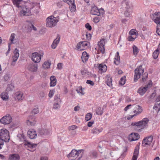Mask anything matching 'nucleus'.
<instances>
[{
    "instance_id": "nucleus-1",
    "label": "nucleus",
    "mask_w": 160,
    "mask_h": 160,
    "mask_svg": "<svg viewBox=\"0 0 160 160\" xmlns=\"http://www.w3.org/2000/svg\"><path fill=\"white\" fill-rule=\"evenodd\" d=\"M144 69L142 67V65L139 66L135 70V75L134 77V82L137 81L141 76H142V81L144 82L148 78V73L147 72L143 73Z\"/></svg>"
},
{
    "instance_id": "nucleus-2",
    "label": "nucleus",
    "mask_w": 160,
    "mask_h": 160,
    "mask_svg": "<svg viewBox=\"0 0 160 160\" xmlns=\"http://www.w3.org/2000/svg\"><path fill=\"white\" fill-rule=\"evenodd\" d=\"M9 132L5 129L0 130V150L3 146L4 142H8L10 140Z\"/></svg>"
},
{
    "instance_id": "nucleus-3",
    "label": "nucleus",
    "mask_w": 160,
    "mask_h": 160,
    "mask_svg": "<svg viewBox=\"0 0 160 160\" xmlns=\"http://www.w3.org/2000/svg\"><path fill=\"white\" fill-rule=\"evenodd\" d=\"M58 22L56 18L53 16L48 17L46 20V25L47 27L52 28L56 26Z\"/></svg>"
},
{
    "instance_id": "nucleus-4",
    "label": "nucleus",
    "mask_w": 160,
    "mask_h": 160,
    "mask_svg": "<svg viewBox=\"0 0 160 160\" xmlns=\"http://www.w3.org/2000/svg\"><path fill=\"white\" fill-rule=\"evenodd\" d=\"M148 121L149 120L148 118H144L140 121L132 122L131 125L139 127V128L142 129L147 125Z\"/></svg>"
},
{
    "instance_id": "nucleus-5",
    "label": "nucleus",
    "mask_w": 160,
    "mask_h": 160,
    "mask_svg": "<svg viewBox=\"0 0 160 160\" xmlns=\"http://www.w3.org/2000/svg\"><path fill=\"white\" fill-rule=\"evenodd\" d=\"M152 86V81H150L148 83V84L145 85L144 87H141L139 88L138 91V93L140 95H143L146 91Z\"/></svg>"
},
{
    "instance_id": "nucleus-6",
    "label": "nucleus",
    "mask_w": 160,
    "mask_h": 160,
    "mask_svg": "<svg viewBox=\"0 0 160 160\" xmlns=\"http://www.w3.org/2000/svg\"><path fill=\"white\" fill-rule=\"evenodd\" d=\"M89 43L86 41H82L78 43L77 47L78 50H83L87 49L89 47Z\"/></svg>"
},
{
    "instance_id": "nucleus-7",
    "label": "nucleus",
    "mask_w": 160,
    "mask_h": 160,
    "mask_svg": "<svg viewBox=\"0 0 160 160\" xmlns=\"http://www.w3.org/2000/svg\"><path fill=\"white\" fill-rule=\"evenodd\" d=\"M104 11L103 9L101 8L98 9L97 7L95 6L92 8L91 13L92 15L99 16L100 14L104 13Z\"/></svg>"
},
{
    "instance_id": "nucleus-8",
    "label": "nucleus",
    "mask_w": 160,
    "mask_h": 160,
    "mask_svg": "<svg viewBox=\"0 0 160 160\" xmlns=\"http://www.w3.org/2000/svg\"><path fill=\"white\" fill-rule=\"evenodd\" d=\"M43 55V53H42V54H40L37 52H33L32 54L31 59L34 62L38 63L40 62L41 57Z\"/></svg>"
},
{
    "instance_id": "nucleus-9",
    "label": "nucleus",
    "mask_w": 160,
    "mask_h": 160,
    "mask_svg": "<svg viewBox=\"0 0 160 160\" xmlns=\"http://www.w3.org/2000/svg\"><path fill=\"white\" fill-rule=\"evenodd\" d=\"M151 18L154 22L157 24L160 25V12H155L151 15Z\"/></svg>"
},
{
    "instance_id": "nucleus-10",
    "label": "nucleus",
    "mask_w": 160,
    "mask_h": 160,
    "mask_svg": "<svg viewBox=\"0 0 160 160\" xmlns=\"http://www.w3.org/2000/svg\"><path fill=\"white\" fill-rule=\"evenodd\" d=\"M12 118L9 115L3 116L1 119L0 122L4 124H9L12 121Z\"/></svg>"
},
{
    "instance_id": "nucleus-11",
    "label": "nucleus",
    "mask_w": 160,
    "mask_h": 160,
    "mask_svg": "<svg viewBox=\"0 0 160 160\" xmlns=\"http://www.w3.org/2000/svg\"><path fill=\"white\" fill-rule=\"evenodd\" d=\"M142 111V107L138 105H136L133 109V112L135 114L133 115H131V119L134 116H136L141 113Z\"/></svg>"
},
{
    "instance_id": "nucleus-12",
    "label": "nucleus",
    "mask_w": 160,
    "mask_h": 160,
    "mask_svg": "<svg viewBox=\"0 0 160 160\" xmlns=\"http://www.w3.org/2000/svg\"><path fill=\"white\" fill-rule=\"evenodd\" d=\"M82 151V150L77 151L75 149H73L67 155V156L68 158L77 157L79 156Z\"/></svg>"
},
{
    "instance_id": "nucleus-13",
    "label": "nucleus",
    "mask_w": 160,
    "mask_h": 160,
    "mask_svg": "<svg viewBox=\"0 0 160 160\" xmlns=\"http://www.w3.org/2000/svg\"><path fill=\"white\" fill-rule=\"evenodd\" d=\"M152 139L153 137L152 136H149L144 138L142 141V145L144 147L146 146L147 145H150L151 143Z\"/></svg>"
},
{
    "instance_id": "nucleus-14",
    "label": "nucleus",
    "mask_w": 160,
    "mask_h": 160,
    "mask_svg": "<svg viewBox=\"0 0 160 160\" xmlns=\"http://www.w3.org/2000/svg\"><path fill=\"white\" fill-rule=\"evenodd\" d=\"M14 55L12 56V62L11 63V65L14 66L15 64V62L17 60L19 56V50L16 48L14 51Z\"/></svg>"
},
{
    "instance_id": "nucleus-15",
    "label": "nucleus",
    "mask_w": 160,
    "mask_h": 160,
    "mask_svg": "<svg viewBox=\"0 0 160 160\" xmlns=\"http://www.w3.org/2000/svg\"><path fill=\"white\" fill-rule=\"evenodd\" d=\"M30 8L27 6H24L22 7V9L21 11V13L23 16H28L31 15Z\"/></svg>"
},
{
    "instance_id": "nucleus-16",
    "label": "nucleus",
    "mask_w": 160,
    "mask_h": 160,
    "mask_svg": "<svg viewBox=\"0 0 160 160\" xmlns=\"http://www.w3.org/2000/svg\"><path fill=\"white\" fill-rule=\"evenodd\" d=\"M139 147L137 146L134 149L132 160H137L138 156Z\"/></svg>"
},
{
    "instance_id": "nucleus-17",
    "label": "nucleus",
    "mask_w": 160,
    "mask_h": 160,
    "mask_svg": "<svg viewBox=\"0 0 160 160\" xmlns=\"http://www.w3.org/2000/svg\"><path fill=\"white\" fill-rule=\"evenodd\" d=\"M138 34V31L134 29H132L131 30V41H134L137 37Z\"/></svg>"
},
{
    "instance_id": "nucleus-18",
    "label": "nucleus",
    "mask_w": 160,
    "mask_h": 160,
    "mask_svg": "<svg viewBox=\"0 0 160 160\" xmlns=\"http://www.w3.org/2000/svg\"><path fill=\"white\" fill-rule=\"evenodd\" d=\"M28 68L31 72H36L38 69V66L36 64L32 63L28 65Z\"/></svg>"
},
{
    "instance_id": "nucleus-19",
    "label": "nucleus",
    "mask_w": 160,
    "mask_h": 160,
    "mask_svg": "<svg viewBox=\"0 0 160 160\" xmlns=\"http://www.w3.org/2000/svg\"><path fill=\"white\" fill-rule=\"evenodd\" d=\"M28 134L30 138L31 139L35 138L37 136L36 132L33 129L29 130L28 132Z\"/></svg>"
},
{
    "instance_id": "nucleus-20",
    "label": "nucleus",
    "mask_w": 160,
    "mask_h": 160,
    "mask_svg": "<svg viewBox=\"0 0 160 160\" xmlns=\"http://www.w3.org/2000/svg\"><path fill=\"white\" fill-rule=\"evenodd\" d=\"M98 68L99 70L98 72L101 73L105 72L107 69L106 65L102 63L99 65Z\"/></svg>"
},
{
    "instance_id": "nucleus-21",
    "label": "nucleus",
    "mask_w": 160,
    "mask_h": 160,
    "mask_svg": "<svg viewBox=\"0 0 160 160\" xmlns=\"http://www.w3.org/2000/svg\"><path fill=\"white\" fill-rule=\"evenodd\" d=\"M139 138L140 135L138 133H131V141H136Z\"/></svg>"
},
{
    "instance_id": "nucleus-22",
    "label": "nucleus",
    "mask_w": 160,
    "mask_h": 160,
    "mask_svg": "<svg viewBox=\"0 0 160 160\" xmlns=\"http://www.w3.org/2000/svg\"><path fill=\"white\" fill-rule=\"evenodd\" d=\"M50 85L51 87H54L56 84L57 79L54 76H52L50 77Z\"/></svg>"
},
{
    "instance_id": "nucleus-23",
    "label": "nucleus",
    "mask_w": 160,
    "mask_h": 160,
    "mask_svg": "<svg viewBox=\"0 0 160 160\" xmlns=\"http://www.w3.org/2000/svg\"><path fill=\"white\" fill-rule=\"evenodd\" d=\"M60 38V37L59 36H58L54 40L51 45V47L52 48L54 49L56 48L57 45L59 42Z\"/></svg>"
},
{
    "instance_id": "nucleus-24",
    "label": "nucleus",
    "mask_w": 160,
    "mask_h": 160,
    "mask_svg": "<svg viewBox=\"0 0 160 160\" xmlns=\"http://www.w3.org/2000/svg\"><path fill=\"white\" fill-rule=\"evenodd\" d=\"M89 57V55L86 52H83L82 56V62L84 63L86 62L88 59Z\"/></svg>"
},
{
    "instance_id": "nucleus-25",
    "label": "nucleus",
    "mask_w": 160,
    "mask_h": 160,
    "mask_svg": "<svg viewBox=\"0 0 160 160\" xmlns=\"http://www.w3.org/2000/svg\"><path fill=\"white\" fill-rule=\"evenodd\" d=\"M23 98V94L22 92H18L15 93V99L16 100H22Z\"/></svg>"
},
{
    "instance_id": "nucleus-26",
    "label": "nucleus",
    "mask_w": 160,
    "mask_h": 160,
    "mask_svg": "<svg viewBox=\"0 0 160 160\" xmlns=\"http://www.w3.org/2000/svg\"><path fill=\"white\" fill-rule=\"evenodd\" d=\"M114 63L117 65H118L120 62V58L118 52H117L115 58H114Z\"/></svg>"
},
{
    "instance_id": "nucleus-27",
    "label": "nucleus",
    "mask_w": 160,
    "mask_h": 160,
    "mask_svg": "<svg viewBox=\"0 0 160 160\" xmlns=\"http://www.w3.org/2000/svg\"><path fill=\"white\" fill-rule=\"evenodd\" d=\"M38 132L41 135H47L50 133V132L46 129H40L38 130Z\"/></svg>"
},
{
    "instance_id": "nucleus-28",
    "label": "nucleus",
    "mask_w": 160,
    "mask_h": 160,
    "mask_svg": "<svg viewBox=\"0 0 160 160\" xmlns=\"http://www.w3.org/2000/svg\"><path fill=\"white\" fill-rule=\"evenodd\" d=\"M132 52L133 55L136 57L139 52V49L135 45L132 47Z\"/></svg>"
},
{
    "instance_id": "nucleus-29",
    "label": "nucleus",
    "mask_w": 160,
    "mask_h": 160,
    "mask_svg": "<svg viewBox=\"0 0 160 160\" xmlns=\"http://www.w3.org/2000/svg\"><path fill=\"white\" fill-rule=\"evenodd\" d=\"M126 10L124 13V14L125 16L127 17H128L130 15V10H129V2H126Z\"/></svg>"
},
{
    "instance_id": "nucleus-30",
    "label": "nucleus",
    "mask_w": 160,
    "mask_h": 160,
    "mask_svg": "<svg viewBox=\"0 0 160 160\" xmlns=\"http://www.w3.org/2000/svg\"><path fill=\"white\" fill-rule=\"evenodd\" d=\"M8 93L6 92H3L1 93V97L3 100L6 101L8 98Z\"/></svg>"
},
{
    "instance_id": "nucleus-31",
    "label": "nucleus",
    "mask_w": 160,
    "mask_h": 160,
    "mask_svg": "<svg viewBox=\"0 0 160 160\" xmlns=\"http://www.w3.org/2000/svg\"><path fill=\"white\" fill-rule=\"evenodd\" d=\"M19 156L17 154H14L10 156L9 160H19Z\"/></svg>"
},
{
    "instance_id": "nucleus-32",
    "label": "nucleus",
    "mask_w": 160,
    "mask_h": 160,
    "mask_svg": "<svg viewBox=\"0 0 160 160\" xmlns=\"http://www.w3.org/2000/svg\"><path fill=\"white\" fill-rule=\"evenodd\" d=\"M102 130V128L100 129L96 128H94L92 130V132L94 134H98L101 132Z\"/></svg>"
},
{
    "instance_id": "nucleus-33",
    "label": "nucleus",
    "mask_w": 160,
    "mask_h": 160,
    "mask_svg": "<svg viewBox=\"0 0 160 160\" xmlns=\"http://www.w3.org/2000/svg\"><path fill=\"white\" fill-rule=\"evenodd\" d=\"M76 91L77 93L79 94H81L82 95H83L85 94V93L83 92L82 90V88L81 86H79L77 87Z\"/></svg>"
},
{
    "instance_id": "nucleus-34",
    "label": "nucleus",
    "mask_w": 160,
    "mask_h": 160,
    "mask_svg": "<svg viewBox=\"0 0 160 160\" xmlns=\"http://www.w3.org/2000/svg\"><path fill=\"white\" fill-rule=\"evenodd\" d=\"M12 1L14 5H16V6L18 7H21V6L20 5L22 1L21 0H12Z\"/></svg>"
},
{
    "instance_id": "nucleus-35",
    "label": "nucleus",
    "mask_w": 160,
    "mask_h": 160,
    "mask_svg": "<svg viewBox=\"0 0 160 160\" xmlns=\"http://www.w3.org/2000/svg\"><path fill=\"white\" fill-rule=\"evenodd\" d=\"M112 79L111 77H108L106 81L107 85L110 87H112Z\"/></svg>"
},
{
    "instance_id": "nucleus-36",
    "label": "nucleus",
    "mask_w": 160,
    "mask_h": 160,
    "mask_svg": "<svg viewBox=\"0 0 160 160\" xmlns=\"http://www.w3.org/2000/svg\"><path fill=\"white\" fill-rule=\"evenodd\" d=\"M103 109L101 107L98 108L96 109V114L98 115H102L103 113Z\"/></svg>"
},
{
    "instance_id": "nucleus-37",
    "label": "nucleus",
    "mask_w": 160,
    "mask_h": 160,
    "mask_svg": "<svg viewBox=\"0 0 160 160\" xmlns=\"http://www.w3.org/2000/svg\"><path fill=\"white\" fill-rule=\"evenodd\" d=\"M110 154L112 157L118 158L119 156L118 151L116 150H113L111 152Z\"/></svg>"
},
{
    "instance_id": "nucleus-38",
    "label": "nucleus",
    "mask_w": 160,
    "mask_h": 160,
    "mask_svg": "<svg viewBox=\"0 0 160 160\" xmlns=\"http://www.w3.org/2000/svg\"><path fill=\"white\" fill-rule=\"evenodd\" d=\"M25 146H28L30 148H34L37 145L36 144L31 143L30 142H26L24 144Z\"/></svg>"
},
{
    "instance_id": "nucleus-39",
    "label": "nucleus",
    "mask_w": 160,
    "mask_h": 160,
    "mask_svg": "<svg viewBox=\"0 0 160 160\" xmlns=\"http://www.w3.org/2000/svg\"><path fill=\"white\" fill-rule=\"evenodd\" d=\"M27 123L28 125L34 126L36 123V121L34 120H30L29 119L27 120Z\"/></svg>"
},
{
    "instance_id": "nucleus-40",
    "label": "nucleus",
    "mask_w": 160,
    "mask_h": 160,
    "mask_svg": "<svg viewBox=\"0 0 160 160\" xmlns=\"http://www.w3.org/2000/svg\"><path fill=\"white\" fill-rule=\"evenodd\" d=\"M159 53V51L158 49L155 50L153 53L152 56L154 59H157L158 57V54Z\"/></svg>"
},
{
    "instance_id": "nucleus-41",
    "label": "nucleus",
    "mask_w": 160,
    "mask_h": 160,
    "mask_svg": "<svg viewBox=\"0 0 160 160\" xmlns=\"http://www.w3.org/2000/svg\"><path fill=\"white\" fill-rule=\"evenodd\" d=\"M54 101V102L61 103V100L60 99V96L59 94H57L55 96Z\"/></svg>"
},
{
    "instance_id": "nucleus-42",
    "label": "nucleus",
    "mask_w": 160,
    "mask_h": 160,
    "mask_svg": "<svg viewBox=\"0 0 160 160\" xmlns=\"http://www.w3.org/2000/svg\"><path fill=\"white\" fill-rule=\"evenodd\" d=\"M51 64V62L48 61H46L42 65V67L45 69L48 68H50Z\"/></svg>"
},
{
    "instance_id": "nucleus-43",
    "label": "nucleus",
    "mask_w": 160,
    "mask_h": 160,
    "mask_svg": "<svg viewBox=\"0 0 160 160\" xmlns=\"http://www.w3.org/2000/svg\"><path fill=\"white\" fill-rule=\"evenodd\" d=\"M153 109L157 112H158L160 110V103H157L155 104L153 107Z\"/></svg>"
},
{
    "instance_id": "nucleus-44",
    "label": "nucleus",
    "mask_w": 160,
    "mask_h": 160,
    "mask_svg": "<svg viewBox=\"0 0 160 160\" xmlns=\"http://www.w3.org/2000/svg\"><path fill=\"white\" fill-rule=\"evenodd\" d=\"M69 6L70 11L72 12H74L76 10V7L74 3V4L70 5Z\"/></svg>"
},
{
    "instance_id": "nucleus-45",
    "label": "nucleus",
    "mask_w": 160,
    "mask_h": 160,
    "mask_svg": "<svg viewBox=\"0 0 160 160\" xmlns=\"http://www.w3.org/2000/svg\"><path fill=\"white\" fill-rule=\"evenodd\" d=\"M60 104L61 103L54 102L53 108L56 109H59L60 107Z\"/></svg>"
},
{
    "instance_id": "nucleus-46",
    "label": "nucleus",
    "mask_w": 160,
    "mask_h": 160,
    "mask_svg": "<svg viewBox=\"0 0 160 160\" xmlns=\"http://www.w3.org/2000/svg\"><path fill=\"white\" fill-rule=\"evenodd\" d=\"M15 34L14 33H12L10 38V40L11 41V43H14L15 42H14V39L15 38Z\"/></svg>"
},
{
    "instance_id": "nucleus-47",
    "label": "nucleus",
    "mask_w": 160,
    "mask_h": 160,
    "mask_svg": "<svg viewBox=\"0 0 160 160\" xmlns=\"http://www.w3.org/2000/svg\"><path fill=\"white\" fill-rule=\"evenodd\" d=\"M14 88V86L12 84H8V85L6 90L8 92L12 91Z\"/></svg>"
},
{
    "instance_id": "nucleus-48",
    "label": "nucleus",
    "mask_w": 160,
    "mask_h": 160,
    "mask_svg": "<svg viewBox=\"0 0 160 160\" xmlns=\"http://www.w3.org/2000/svg\"><path fill=\"white\" fill-rule=\"evenodd\" d=\"M125 76H123L121 78L120 81L119 82V84L122 85H123L125 83Z\"/></svg>"
},
{
    "instance_id": "nucleus-49",
    "label": "nucleus",
    "mask_w": 160,
    "mask_h": 160,
    "mask_svg": "<svg viewBox=\"0 0 160 160\" xmlns=\"http://www.w3.org/2000/svg\"><path fill=\"white\" fill-rule=\"evenodd\" d=\"M45 96V94L43 92H41L39 93V96L40 98V99L42 100H43L44 99Z\"/></svg>"
},
{
    "instance_id": "nucleus-50",
    "label": "nucleus",
    "mask_w": 160,
    "mask_h": 160,
    "mask_svg": "<svg viewBox=\"0 0 160 160\" xmlns=\"http://www.w3.org/2000/svg\"><path fill=\"white\" fill-rule=\"evenodd\" d=\"M92 117V115L90 113H88L85 116V120L88 121L91 119Z\"/></svg>"
},
{
    "instance_id": "nucleus-51",
    "label": "nucleus",
    "mask_w": 160,
    "mask_h": 160,
    "mask_svg": "<svg viewBox=\"0 0 160 160\" xmlns=\"http://www.w3.org/2000/svg\"><path fill=\"white\" fill-rule=\"evenodd\" d=\"M63 2H66L69 5L74 4V0H62Z\"/></svg>"
},
{
    "instance_id": "nucleus-52",
    "label": "nucleus",
    "mask_w": 160,
    "mask_h": 160,
    "mask_svg": "<svg viewBox=\"0 0 160 160\" xmlns=\"http://www.w3.org/2000/svg\"><path fill=\"white\" fill-rule=\"evenodd\" d=\"M39 110L38 108H34L32 112V114H37Z\"/></svg>"
},
{
    "instance_id": "nucleus-53",
    "label": "nucleus",
    "mask_w": 160,
    "mask_h": 160,
    "mask_svg": "<svg viewBox=\"0 0 160 160\" xmlns=\"http://www.w3.org/2000/svg\"><path fill=\"white\" fill-rule=\"evenodd\" d=\"M88 70L86 69H83L81 71V73L82 75H85L86 74L88 75Z\"/></svg>"
},
{
    "instance_id": "nucleus-54",
    "label": "nucleus",
    "mask_w": 160,
    "mask_h": 160,
    "mask_svg": "<svg viewBox=\"0 0 160 160\" xmlns=\"http://www.w3.org/2000/svg\"><path fill=\"white\" fill-rule=\"evenodd\" d=\"M18 136L20 137V139L21 141H25V136L23 134L18 135Z\"/></svg>"
},
{
    "instance_id": "nucleus-55",
    "label": "nucleus",
    "mask_w": 160,
    "mask_h": 160,
    "mask_svg": "<svg viewBox=\"0 0 160 160\" xmlns=\"http://www.w3.org/2000/svg\"><path fill=\"white\" fill-rule=\"evenodd\" d=\"M85 27L88 30L90 31L92 29V27L88 23H86L85 25Z\"/></svg>"
},
{
    "instance_id": "nucleus-56",
    "label": "nucleus",
    "mask_w": 160,
    "mask_h": 160,
    "mask_svg": "<svg viewBox=\"0 0 160 160\" xmlns=\"http://www.w3.org/2000/svg\"><path fill=\"white\" fill-rule=\"evenodd\" d=\"M77 128L76 125H72L68 127V129L69 130H74Z\"/></svg>"
},
{
    "instance_id": "nucleus-57",
    "label": "nucleus",
    "mask_w": 160,
    "mask_h": 160,
    "mask_svg": "<svg viewBox=\"0 0 160 160\" xmlns=\"http://www.w3.org/2000/svg\"><path fill=\"white\" fill-rule=\"evenodd\" d=\"M10 79V77L8 75L6 74L4 75V80L5 81H8Z\"/></svg>"
},
{
    "instance_id": "nucleus-58",
    "label": "nucleus",
    "mask_w": 160,
    "mask_h": 160,
    "mask_svg": "<svg viewBox=\"0 0 160 160\" xmlns=\"http://www.w3.org/2000/svg\"><path fill=\"white\" fill-rule=\"evenodd\" d=\"M157 28L156 30V32L157 34L160 36V25H157Z\"/></svg>"
},
{
    "instance_id": "nucleus-59",
    "label": "nucleus",
    "mask_w": 160,
    "mask_h": 160,
    "mask_svg": "<svg viewBox=\"0 0 160 160\" xmlns=\"http://www.w3.org/2000/svg\"><path fill=\"white\" fill-rule=\"evenodd\" d=\"M54 90H50L49 91L48 96L50 98L52 97L53 94H54Z\"/></svg>"
},
{
    "instance_id": "nucleus-60",
    "label": "nucleus",
    "mask_w": 160,
    "mask_h": 160,
    "mask_svg": "<svg viewBox=\"0 0 160 160\" xmlns=\"http://www.w3.org/2000/svg\"><path fill=\"white\" fill-rule=\"evenodd\" d=\"M93 21L94 22H95L96 23H97L99 21L100 19L99 17H96L93 18Z\"/></svg>"
},
{
    "instance_id": "nucleus-61",
    "label": "nucleus",
    "mask_w": 160,
    "mask_h": 160,
    "mask_svg": "<svg viewBox=\"0 0 160 160\" xmlns=\"http://www.w3.org/2000/svg\"><path fill=\"white\" fill-rule=\"evenodd\" d=\"M91 155L93 157H96L98 155V154L96 152L94 151L91 152Z\"/></svg>"
},
{
    "instance_id": "nucleus-62",
    "label": "nucleus",
    "mask_w": 160,
    "mask_h": 160,
    "mask_svg": "<svg viewBox=\"0 0 160 160\" xmlns=\"http://www.w3.org/2000/svg\"><path fill=\"white\" fill-rule=\"evenodd\" d=\"M86 83L88 84H89L91 86H93L94 85V82L91 80H87Z\"/></svg>"
},
{
    "instance_id": "nucleus-63",
    "label": "nucleus",
    "mask_w": 160,
    "mask_h": 160,
    "mask_svg": "<svg viewBox=\"0 0 160 160\" xmlns=\"http://www.w3.org/2000/svg\"><path fill=\"white\" fill-rule=\"evenodd\" d=\"M86 36L87 37V39L88 40H89L91 39V35L90 34V33L86 34Z\"/></svg>"
},
{
    "instance_id": "nucleus-64",
    "label": "nucleus",
    "mask_w": 160,
    "mask_h": 160,
    "mask_svg": "<svg viewBox=\"0 0 160 160\" xmlns=\"http://www.w3.org/2000/svg\"><path fill=\"white\" fill-rule=\"evenodd\" d=\"M99 50L102 52V53H104V51H105V49L104 48V47H99Z\"/></svg>"
}]
</instances>
